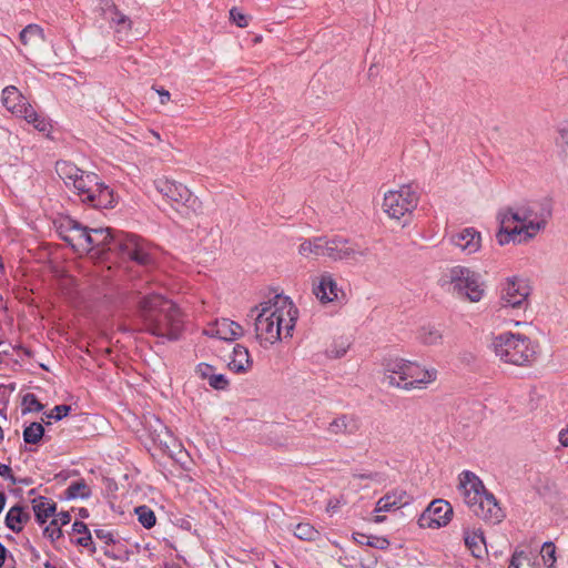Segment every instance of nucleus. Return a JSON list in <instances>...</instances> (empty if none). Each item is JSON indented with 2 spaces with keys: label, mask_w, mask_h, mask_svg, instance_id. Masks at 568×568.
Wrapping results in <instances>:
<instances>
[{
  "label": "nucleus",
  "mask_w": 568,
  "mask_h": 568,
  "mask_svg": "<svg viewBox=\"0 0 568 568\" xmlns=\"http://www.w3.org/2000/svg\"><path fill=\"white\" fill-rule=\"evenodd\" d=\"M418 200L419 196L412 184L402 185L399 190L385 193L383 209L389 217L399 220L417 207Z\"/></svg>",
  "instance_id": "7"
},
{
  "label": "nucleus",
  "mask_w": 568,
  "mask_h": 568,
  "mask_svg": "<svg viewBox=\"0 0 568 568\" xmlns=\"http://www.w3.org/2000/svg\"><path fill=\"white\" fill-rule=\"evenodd\" d=\"M134 511L138 515L139 523L144 528L151 529L155 526L156 517H155L154 511L150 507H148L145 505L138 506Z\"/></svg>",
  "instance_id": "38"
},
{
  "label": "nucleus",
  "mask_w": 568,
  "mask_h": 568,
  "mask_svg": "<svg viewBox=\"0 0 568 568\" xmlns=\"http://www.w3.org/2000/svg\"><path fill=\"white\" fill-rule=\"evenodd\" d=\"M450 242L466 254H473L480 248L481 236L474 227H465L450 236Z\"/></svg>",
  "instance_id": "18"
},
{
  "label": "nucleus",
  "mask_w": 568,
  "mask_h": 568,
  "mask_svg": "<svg viewBox=\"0 0 568 568\" xmlns=\"http://www.w3.org/2000/svg\"><path fill=\"white\" fill-rule=\"evenodd\" d=\"M22 415H26L31 412H41L44 408V405L41 404L37 396L33 393H27L22 397Z\"/></svg>",
  "instance_id": "39"
},
{
  "label": "nucleus",
  "mask_w": 568,
  "mask_h": 568,
  "mask_svg": "<svg viewBox=\"0 0 568 568\" xmlns=\"http://www.w3.org/2000/svg\"><path fill=\"white\" fill-rule=\"evenodd\" d=\"M30 518L31 515L28 507L14 505L8 510L4 524L10 530L18 534L22 531L23 526L30 520Z\"/></svg>",
  "instance_id": "25"
},
{
  "label": "nucleus",
  "mask_w": 568,
  "mask_h": 568,
  "mask_svg": "<svg viewBox=\"0 0 568 568\" xmlns=\"http://www.w3.org/2000/svg\"><path fill=\"white\" fill-rule=\"evenodd\" d=\"M231 20L240 28H245L248 24V17L242 13L237 8L230 10Z\"/></svg>",
  "instance_id": "48"
},
{
  "label": "nucleus",
  "mask_w": 568,
  "mask_h": 568,
  "mask_svg": "<svg viewBox=\"0 0 568 568\" xmlns=\"http://www.w3.org/2000/svg\"><path fill=\"white\" fill-rule=\"evenodd\" d=\"M17 116L24 119L29 124H32L34 129L39 132H50L51 124L50 122L42 115L39 114L34 108L28 102L24 103L22 110H18Z\"/></svg>",
  "instance_id": "28"
},
{
  "label": "nucleus",
  "mask_w": 568,
  "mask_h": 568,
  "mask_svg": "<svg viewBox=\"0 0 568 568\" xmlns=\"http://www.w3.org/2000/svg\"><path fill=\"white\" fill-rule=\"evenodd\" d=\"M214 367L206 363H201L197 365L196 372L201 375L202 378L210 381V376H212L214 373Z\"/></svg>",
  "instance_id": "52"
},
{
  "label": "nucleus",
  "mask_w": 568,
  "mask_h": 568,
  "mask_svg": "<svg viewBox=\"0 0 568 568\" xmlns=\"http://www.w3.org/2000/svg\"><path fill=\"white\" fill-rule=\"evenodd\" d=\"M0 476L9 479L12 484H17V477L12 474V469L9 465L0 464Z\"/></svg>",
  "instance_id": "55"
},
{
  "label": "nucleus",
  "mask_w": 568,
  "mask_h": 568,
  "mask_svg": "<svg viewBox=\"0 0 568 568\" xmlns=\"http://www.w3.org/2000/svg\"><path fill=\"white\" fill-rule=\"evenodd\" d=\"M8 552V549L0 542V568L4 565Z\"/></svg>",
  "instance_id": "63"
},
{
  "label": "nucleus",
  "mask_w": 568,
  "mask_h": 568,
  "mask_svg": "<svg viewBox=\"0 0 568 568\" xmlns=\"http://www.w3.org/2000/svg\"><path fill=\"white\" fill-rule=\"evenodd\" d=\"M22 435L26 444L37 445L44 437V427L41 423L33 422L24 427Z\"/></svg>",
  "instance_id": "36"
},
{
  "label": "nucleus",
  "mask_w": 568,
  "mask_h": 568,
  "mask_svg": "<svg viewBox=\"0 0 568 568\" xmlns=\"http://www.w3.org/2000/svg\"><path fill=\"white\" fill-rule=\"evenodd\" d=\"M94 534L98 539L104 541L106 545H113L115 544V539L113 537V534L105 529H95Z\"/></svg>",
  "instance_id": "51"
},
{
  "label": "nucleus",
  "mask_w": 568,
  "mask_h": 568,
  "mask_svg": "<svg viewBox=\"0 0 568 568\" xmlns=\"http://www.w3.org/2000/svg\"><path fill=\"white\" fill-rule=\"evenodd\" d=\"M339 507H341V500L338 498H331L327 501L326 510L328 513H335L339 509Z\"/></svg>",
  "instance_id": "57"
},
{
  "label": "nucleus",
  "mask_w": 568,
  "mask_h": 568,
  "mask_svg": "<svg viewBox=\"0 0 568 568\" xmlns=\"http://www.w3.org/2000/svg\"><path fill=\"white\" fill-rule=\"evenodd\" d=\"M328 245L327 236H318L313 239L314 258L321 256L326 257V247Z\"/></svg>",
  "instance_id": "44"
},
{
  "label": "nucleus",
  "mask_w": 568,
  "mask_h": 568,
  "mask_svg": "<svg viewBox=\"0 0 568 568\" xmlns=\"http://www.w3.org/2000/svg\"><path fill=\"white\" fill-rule=\"evenodd\" d=\"M136 317L141 331L170 342L180 339L183 316L180 307L161 294L141 295L136 302Z\"/></svg>",
  "instance_id": "1"
},
{
  "label": "nucleus",
  "mask_w": 568,
  "mask_h": 568,
  "mask_svg": "<svg viewBox=\"0 0 568 568\" xmlns=\"http://www.w3.org/2000/svg\"><path fill=\"white\" fill-rule=\"evenodd\" d=\"M529 295V287L524 280L508 278L501 290L504 307L525 308Z\"/></svg>",
  "instance_id": "11"
},
{
  "label": "nucleus",
  "mask_w": 568,
  "mask_h": 568,
  "mask_svg": "<svg viewBox=\"0 0 568 568\" xmlns=\"http://www.w3.org/2000/svg\"><path fill=\"white\" fill-rule=\"evenodd\" d=\"M339 288L329 273L321 275L318 283L314 284L313 293L322 303L333 302L338 298Z\"/></svg>",
  "instance_id": "22"
},
{
  "label": "nucleus",
  "mask_w": 568,
  "mask_h": 568,
  "mask_svg": "<svg viewBox=\"0 0 568 568\" xmlns=\"http://www.w3.org/2000/svg\"><path fill=\"white\" fill-rule=\"evenodd\" d=\"M154 186L170 202L194 207L196 199L192 196L190 190L182 183L168 179H158L154 181Z\"/></svg>",
  "instance_id": "10"
},
{
  "label": "nucleus",
  "mask_w": 568,
  "mask_h": 568,
  "mask_svg": "<svg viewBox=\"0 0 568 568\" xmlns=\"http://www.w3.org/2000/svg\"><path fill=\"white\" fill-rule=\"evenodd\" d=\"M437 378V371L422 368L417 363L408 361L406 365L405 382L402 384V388L412 389L420 384H428Z\"/></svg>",
  "instance_id": "16"
},
{
  "label": "nucleus",
  "mask_w": 568,
  "mask_h": 568,
  "mask_svg": "<svg viewBox=\"0 0 568 568\" xmlns=\"http://www.w3.org/2000/svg\"><path fill=\"white\" fill-rule=\"evenodd\" d=\"M442 280L452 285L454 294L466 297L470 302H479L484 296L480 274L468 267L454 266L443 275Z\"/></svg>",
  "instance_id": "6"
},
{
  "label": "nucleus",
  "mask_w": 568,
  "mask_h": 568,
  "mask_svg": "<svg viewBox=\"0 0 568 568\" xmlns=\"http://www.w3.org/2000/svg\"><path fill=\"white\" fill-rule=\"evenodd\" d=\"M298 252L305 257H314L313 240L304 241L300 245Z\"/></svg>",
  "instance_id": "53"
},
{
  "label": "nucleus",
  "mask_w": 568,
  "mask_h": 568,
  "mask_svg": "<svg viewBox=\"0 0 568 568\" xmlns=\"http://www.w3.org/2000/svg\"><path fill=\"white\" fill-rule=\"evenodd\" d=\"M369 538H372V536L361 534V532L354 534V539L356 540V542H358L361 545H365L366 539H369Z\"/></svg>",
  "instance_id": "62"
},
{
  "label": "nucleus",
  "mask_w": 568,
  "mask_h": 568,
  "mask_svg": "<svg viewBox=\"0 0 568 568\" xmlns=\"http://www.w3.org/2000/svg\"><path fill=\"white\" fill-rule=\"evenodd\" d=\"M453 516L452 505L443 499L432 501L419 519L420 526L439 528L446 526Z\"/></svg>",
  "instance_id": "12"
},
{
  "label": "nucleus",
  "mask_w": 568,
  "mask_h": 568,
  "mask_svg": "<svg viewBox=\"0 0 568 568\" xmlns=\"http://www.w3.org/2000/svg\"><path fill=\"white\" fill-rule=\"evenodd\" d=\"M346 352H347V346H345V345H342L339 347L332 346L331 348L327 349V355L332 358H341L346 354Z\"/></svg>",
  "instance_id": "54"
},
{
  "label": "nucleus",
  "mask_w": 568,
  "mask_h": 568,
  "mask_svg": "<svg viewBox=\"0 0 568 568\" xmlns=\"http://www.w3.org/2000/svg\"><path fill=\"white\" fill-rule=\"evenodd\" d=\"M407 364L408 361L404 358L396 357L385 359L383 364L385 372L383 383L389 386L400 387L405 382Z\"/></svg>",
  "instance_id": "17"
},
{
  "label": "nucleus",
  "mask_w": 568,
  "mask_h": 568,
  "mask_svg": "<svg viewBox=\"0 0 568 568\" xmlns=\"http://www.w3.org/2000/svg\"><path fill=\"white\" fill-rule=\"evenodd\" d=\"M255 313V336L260 342L273 344L282 338L283 331L285 337L292 336L298 311L290 297L276 294L252 308L250 316L253 317Z\"/></svg>",
  "instance_id": "2"
},
{
  "label": "nucleus",
  "mask_w": 568,
  "mask_h": 568,
  "mask_svg": "<svg viewBox=\"0 0 568 568\" xmlns=\"http://www.w3.org/2000/svg\"><path fill=\"white\" fill-rule=\"evenodd\" d=\"M97 10L114 30L118 41H124L132 29V20L118 9L113 0H98Z\"/></svg>",
  "instance_id": "8"
},
{
  "label": "nucleus",
  "mask_w": 568,
  "mask_h": 568,
  "mask_svg": "<svg viewBox=\"0 0 568 568\" xmlns=\"http://www.w3.org/2000/svg\"><path fill=\"white\" fill-rule=\"evenodd\" d=\"M361 428V420L355 415L342 414L328 425L327 432L333 435H355Z\"/></svg>",
  "instance_id": "21"
},
{
  "label": "nucleus",
  "mask_w": 568,
  "mask_h": 568,
  "mask_svg": "<svg viewBox=\"0 0 568 568\" xmlns=\"http://www.w3.org/2000/svg\"><path fill=\"white\" fill-rule=\"evenodd\" d=\"M156 92L160 95L161 104H165L170 100V92L163 88L158 89Z\"/></svg>",
  "instance_id": "60"
},
{
  "label": "nucleus",
  "mask_w": 568,
  "mask_h": 568,
  "mask_svg": "<svg viewBox=\"0 0 568 568\" xmlns=\"http://www.w3.org/2000/svg\"><path fill=\"white\" fill-rule=\"evenodd\" d=\"M92 241L90 229L82 225L80 222L72 235L65 239V243L78 253L90 252L92 250Z\"/></svg>",
  "instance_id": "24"
},
{
  "label": "nucleus",
  "mask_w": 568,
  "mask_h": 568,
  "mask_svg": "<svg viewBox=\"0 0 568 568\" xmlns=\"http://www.w3.org/2000/svg\"><path fill=\"white\" fill-rule=\"evenodd\" d=\"M358 477L361 479H371V480H374V481H381L382 480V476H381L379 473L361 474V475H358Z\"/></svg>",
  "instance_id": "59"
},
{
  "label": "nucleus",
  "mask_w": 568,
  "mask_h": 568,
  "mask_svg": "<svg viewBox=\"0 0 568 568\" xmlns=\"http://www.w3.org/2000/svg\"><path fill=\"white\" fill-rule=\"evenodd\" d=\"M412 500V497L403 489H395L381 497L376 503V513H388L407 506Z\"/></svg>",
  "instance_id": "20"
},
{
  "label": "nucleus",
  "mask_w": 568,
  "mask_h": 568,
  "mask_svg": "<svg viewBox=\"0 0 568 568\" xmlns=\"http://www.w3.org/2000/svg\"><path fill=\"white\" fill-rule=\"evenodd\" d=\"M473 513L476 517L491 525L499 524L505 517V514L499 507L497 499L489 491L484 494L483 498L477 503L476 507L473 508Z\"/></svg>",
  "instance_id": "15"
},
{
  "label": "nucleus",
  "mask_w": 568,
  "mask_h": 568,
  "mask_svg": "<svg viewBox=\"0 0 568 568\" xmlns=\"http://www.w3.org/2000/svg\"><path fill=\"white\" fill-rule=\"evenodd\" d=\"M36 520L39 525L47 523L48 518L53 516L57 511V505L49 501L47 497L40 496L32 501Z\"/></svg>",
  "instance_id": "30"
},
{
  "label": "nucleus",
  "mask_w": 568,
  "mask_h": 568,
  "mask_svg": "<svg viewBox=\"0 0 568 568\" xmlns=\"http://www.w3.org/2000/svg\"><path fill=\"white\" fill-rule=\"evenodd\" d=\"M78 221L71 217H65L60 221L57 225V232L63 242H65L67 236L70 237L72 235L74 230L78 227Z\"/></svg>",
  "instance_id": "40"
},
{
  "label": "nucleus",
  "mask_w": 568,
  "mask_h": 568,
  "mask_svg": "<svg viewBox=\"0 0 568 568\" xmlns=\"http://www.w3.org/2000/svg\"><path fill=\"white\" fill-rule=\"evenodd\" d=\"M252 366L250 353L243 345L236 344L233 348L232 359L229 368L235 373H246Z\"/></svg>",
  "instance_id": "29"
},
{
  "label": "nucleus",
  "mask_w": 568,
  "mask_h": 568,
  "mask_svg": "<svg viewBox=\"0 0 568 568\" xmlns=\"http://www.w3.org/2000/svg\"><path fill=\"white\" fill-rule=\"evenodd\" d=\"M559 138L557 140V145L561 149L562 152L568 151V119L562 121L558 126Z\"/></svg>",
  "instance_id": "43"
},
{
  "label": "nucleus",
  "mask_w": 568,
  "mask_h": 568,
  "mask_svg": "<svg viewBox=\"0 0 568 568\" xmlns=\"http://www.w3.org/2000/svg\"><path fill=\"white\" fill-rule=\"evenodd\" d=\"M58 524L60 523V526H64L70 523L71 516L68 511H61L57 515Z\"/></svg>",
  "instance_id": "58"
},
{
  "label": "nucleus",
  "mask_w": 568,
  "mask_h": 568,
  "mask_svg": "<svg viewBox=\"0 0 568 568\" xmlns=\"http://www.w3.org/2000/svg\"><path fill=\"white\" fill-rule=\"evenodd\" d=\"M55 171L58 175L64 181V184L69 186L82 173L83 170L79 169L71 162L58 161L55 163Z\"/></svg>",
  "instance_id": "32"
},
{
  "label": "nucleus",
  "mask_w": 568,
  "mask_h": 568,
  "mask_svg": "<svg viewBox=\"0 0 568 568\" xmlns=\"http://www.w3.org/2000/svg\"><path fill=\"white\" fill-rule=\"evenodd\" d=\"M508 568H534L530 556L524 550H516L510 559Z\"/></svg>",
  "instance_id": "41"
},
{
  "label": "nucleus",
  "mask_w": 568,
  "mask_h": 568,
  "mask_svg": "<svg viewBox=\"0 0 568 568\" xmlns=\"http://www.w3.org/2000/svg\"><path fill=\"white\" fill-rule=\"evenodd\" d=\"M367 250L357 248L349 240L342 236L328 237L326 257L332 261L356 260L357 256H365Z\"/></svg>",
  "instance_id": "13"
},
{
  "label": "nucleus",
  "mask_w": 568,
  "mask_h": 568,
  "mask_svg": "<svg viewBox=\"0 0 568 568\" xmlns=\"http://www.w3.org/2000/svg\"><path fill=\"white\" fill-rule=\"evenodd\" d=\"M559 442L564 447H568V427L559 433Z\"/></svg>",
  "instance_id": "61"
},
{
  "label": "nucleus",
  "mask_w": 568,
  "mask_h": 568,
  "mask_svg": "<svg viewBox=\"0 0 568 568\" xmlns=\"http://www.w3.org/2000/svg\"><path fill=\"white\" fill-rule=\"evenodd\" d=\"M91 496V489L87 485L84 479L73 481L64 490V499L71 500L77 498H89Z\"/></svg>",
  "instance_id": "34"
},
{
  "label": "nucleus",
  "mask_w": 568,
  "mask_h": 568,
  "mask_svg": "<svg viewBox=\"0 0 568 568\" xmlns=\"http://www.w3.org/2000/svg\"><path fill=\"white\" fill-rule=\"evenodd\" d=\"M210 335L223 341H235L243 335V328L236 322L222 318L215 322L214 327L210 329Z\"/></svg>",
  "instance_id": "23"
},
{
  "label": "nucleus",
  "mask_w": 568,
  "mask_h": 568,
  "mask_svg": "<svg viewBox=\"0 0 568 568\" xmlns=\"http://www.w3.org/2000/svg\"><path fill=\"white\" fill-rule=\"evenodd\" d=\"M555 554H556V547H555L554 542H551V541L544 542L541 550H540V555H541V558H542L545 565L547 566V568H554V565L556 562Z\"/></svg>",
  "instance_id": "42"
},
{
  "label": "nucleus",
  "mask_w": 568,
  "mask_h": 568,
  "mask_svg": "<svg viewBox=\"0 0 568 568\" xmlns=\"http://www.w3.org/2000/svg\"><path fill=\"white\" fill-rule=\"evenodd\" d=\"M93 199L88 205L94 209H113L118 202L113 190L100 181L99 191H94Z\"/></svg>",
  "instance_id": "27"
},
{
  "label": "nucleus",
  "mask_w": 568,
  "mask_h": 568,
  "mask_svg": "<svg viewBox=\"0 0 568 568\" xmlns=\"http://www.w3.org/2000/svg\"><path fill=\"white\" fill-rule=\"evenodd\" d=\"M90 231L92 248L97 246L115 252L122 260L131 261L146 270L155 266L151 246L140 236L111 227H97Z\"/></svg>",
  "instance_id": "3"
},
{
  "label": "nucleus",
  "mask_w": 568,
  "mask_h": 568,
  "mask_svg": "<svg viewBox=\"0 0 568 568\" xmlns=\"http://www.w3.org/2000/svg\"><path fill=\"white\" fill-rule=\"evenodd\" d=\"M552 206L549 200L529 202L514 207L506 209L503 223H524L530 229L531 234H538L545 230L548 220L551 217Z\"/></svg>",
  "instance_id": "5"
},
{
  "label": "nucleus",
  "mask_w": 568,
  "mask_h": 568,
  "mask_svg": "<svg viewBox=\"0 0 568 568\" xmlns=\"http://www.w3.org/2000/svg\"><path fill=\"white\" fill-rule=\"evenodd\" d=\"M417 337L424 345H436L442 341L443 335L437 327L433 325H426L420 327Z\"/></svg>",
  "instance_id": "37"
},
{
  "label": "nucleus",
  "mask_w": 568,
  "mask_h": 568,
  "mask_svg": "<svg viewBox=\"0 0 568 568\" xmlns=\"http://www.w3.org/2000/svg\"><path fill=\"white\" fill-rule=\"evenodd\" d=\"M43 535L51 539V541H55L57 539L62 537L61 527L58 525V519H52L49 526H47L43 530Z\"/></svg>",
  "instance_id": "45"
},
{
  "label": "nucleus",
  "mask_w": 568,
  "mask_h": 568,
  "mask_svg": "<svg viewBox=\"0 0 568 568\" xmlns=\"http://www.w3.org/2000/svg\"><path fill=\"white\" fill-rule=\"evenodd\" d=\"M459 489L463 491L464 501L471 511L484 494L488 491L479 477L469 470H464L460 474Z\"/></svg>",
  "instance_id": "14"
},
{
  "label": "nucleus",
  "mask_w": 568,
  "mask_h": 568,
  "mask_svg": "<svg viewBox=\"0 0 568 568\" xmlns=\"http://www.w3.org/2000/svg\"><path fill=\"white\" fill-rule=\"evenodd\" d=\"M99 183L100 179L95 173L82 171L72 183V186L80 196V200L88 204L93 199L94 191H99Z\"/></svg>",
  "instance_id": "19"
},
{
  "label": "nucleus",
  "mask_w": 568,
  "mask_h": 568,
  "mask_svg": "<svg viewBox=\"0 0 568 568\" xmlns=\"http://www.w3.org/2000/svg\"><path fill=\"white\" fill-rule=\"evenodd\" d=\"M70 412H71V406L62 404V405L54 406L50 413L45 414V416L48 418L61 420L62 418L67 417L70 414Z\"/></svg>",
  "instance_id": "46"
},
{
  "label": "nucleus",
  "mask_w": 568,
  "mask_h": 568,
  "mask_svg": "<svg viewBox=\"0 0 568 568\" xmlns=\"http://www.w3.org/2000/svg\"><path fill=\"white\" fill-rule=\"evenodd\" d=\"M209 385L214 389L223 390L229 386V381L223 374H213L210 376Z\"/></svg>",
  "instance_id": "47"
},
{
  "label": "nucleus",
  "mask_w": 568,
  "mask_h": 568,
  "mask_svg": "<svg viewBox=\"0 0 568 568\" xmlns=\"http://www.w3.org/2000/svg\"><path fill=\"white\" fill-rule=\"evenodd\" d=\"M78 515L81 518H88L89 517V510L87 508H84V507L79 508Z\"/></svg>",
  "instance_id": "64"
},
{
  "label": "nucleus",
  "mask_w": 568,
  "mask_h": 568,
  "mask_svg": "<svg viewBox=\"0 0 568 568\" xmlns=\"http://www.w3.org/2000/svg\"><path fill=\"white\" fill-rule=\"evenodd\" d=\"M293 535L304 541H315L321 532L310 523H298L292 528Z\"/></svg>",
  "instance_id": "35"
},
{
  "label": "nucleus",
  "mask_w": 568,
  "mask_h": 568,
  "mask_svg": "<svg viewBox=\"0 0 568 568\" xmlns=\"http://www.w3.org/2000/svg\"><path fill=\"white\" fill-rule=\"evenodd\" d=\"M495 354L505 363L524 366L535 356L530 339L520 334L504 333L493 342Z\"/></svg>",
  "instance_id": "4"
},
{
  "label": "nucleus",
  "mask_w": 568,
  "mask_h": 568,
  "mask_svg": "<svg viewBox=\"0 0 568 568\" xmlns=\"http://www.w3.org/2000/svg\"><path fill=\"white\" fill-rule=\"evenodd\" d=\"M23 45L37 47L44 42V31L38 24H28L19 34Z\"/></svg>",
  "instance_id": "31"
},
{
  "label": "nucleus",
  "mask_w": 568,
  "mask_h": 568,
  "mask_svg": "<svg viewBox=\"0 0 568 568\" xmlns=\"http://www.w3.org/2000/svg\"><path fill=\"white\" fill-rule=\"evenodd\" d=\"M75 544L81 546V547L88 548L91 554H94L95 550H97L95 545H94V542L92 540L91 532H88V534L79 537L75 540Z\"/></svg>",
  "instance_id": "50"
},
{
  "label": "nucleus",
  "mask_w": 568,
  "mask_h": 568,
  "mask_svg": "<svg viewBox=\"0 0 568 568\" xmlns=\"http://www.w3.org/2000/svg\"><path fill=\"white\" fill-rule=\"evenodd\" d=\"M365 546L374 547L377 549H387L389 547V541L385 537L372 536V538L366 539Z\"/></svg>",
  "instance_id": "49"
},
{
  "label": "nucleus",
  "mask_w": 568,
  "mask_h": 568,
  "mask_svg": "<svg viewBox=\"0 0 568 568\" xmlns=\"http://www.w3.org/2000/svg\"><path fill=\"white\" fill-rule=\"evenodd\" d=\"M506 215V209L500 211L497 215L499 221V230L496 233V240L499 245L504 246L506 244L513 243H525L529 240L534 239L537 234H531L530 229L524 223L520 225L511 226L513 223H503V219Z\"/></svg>",
  "instance_id": "9"
},
{
  "label": "nucleus",
  "mask_w": 568,
  "mask_h": 568,
  "mask_svg": "<svg viewBox=\"0 0 568 568\" xmlns=\"http://www.w3.org/2000/svg\"><path fill=\"white\" fill-rule=\"evenodd\" d=\"M1 102L9 112L16 115L18 110H22L24 103H28L27 99L14 85H8L2 90Z\"/></svg>",
  "instance_id": "26"
},
{
  "label": "nucleus",
  "mask_w": 568,
  "mask_h": 568,
  "mask_svg": "<svg viewBox=\"0 0 568 568\" xmlns=\"http://www.w3.org/2000/svg\"><path fill=\"white\" fill-rule=\"evenodd\" d=\"M72 530H73V532L82 535V536L90 532L87 524H84L83 521H79V520H75L73 523Z\"/></svg>",
  "instance_id": "56"
},
{
  "label": "nucleus",
  "mask_w": 568,
  "mask_h": 568,
  "mask_svg": "<svg viewBox=\"0 0 568 568\" xmlns=\"http://www.w3.org/2000/svg\"><path fill=\"white\" fill-rule=\"evenodd\" d=\"M464 540L471 555L476 558H479L485 548V538L483 532L466 530L464 534Z\"/></svg>",
  "instance_id": "33"
}]
</instances>
